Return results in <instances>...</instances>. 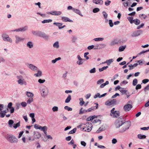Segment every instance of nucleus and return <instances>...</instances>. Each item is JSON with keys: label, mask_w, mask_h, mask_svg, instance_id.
<instances>
[{"label": "nucleus", "mask_w": 149, "mask_h": 149, "mask_svg": "<svg viewBox=\"0 0 149 149\" xmlns=\"http://www.w3.org/2000/svg\"><path fill=\"white\" fill-rule=\"evenodd\" d=\"M27 46L30 48L33 47V43L31 41H29L26 44Z\"/></svg>", "instance_id": "nucleus-20"}, {"label": "nucleus", "mask_w": 149, "mask_h": 149, "mask_svg": "<svg viewBox=\"0 0 149 149\" xmlns=\"http://www.w3.org/2000/svg\"><path fill=\"white\" fill-rule=\"evenodd\" d=\"M125 122L123 120L122 118L120 117L117 119L115 122V124L116 127L117 128H119L125 123Z\"/></svg>", "instance_id": "nucleus-3"}, {"label": "nucleus", "mask_w": 149, "mask_h": 149, "mask_svg": "<svg viewBox=\"0 0 149 149\" xmlns=\"http://www.w3.org/2000/svg\"><path fill=\"white\" fill-rule=\"evenodd\" d=\"M84 61H81V60H79L78 61H77V63L79 65H82L84 62Z\"/></svg>", "instance_id": "nucleus-55"}, {"label": "nucleus", "mask_w": 149, "mask_h": 149, "mask_svg": "<svg viewBox=\"0 0 149 149\" xmlns=\"http://www.w3.org/2000/svg\"><path fill=\"white\" fill-rule=\"evenodd\" d=\"M53 47H54L58 48L59 47V43L58 42H55L53 44Z\"/></svg>", "instance_id": "nucleus-40"}, {"label": "nucleus", "mask_w": 149, "mask_h": 149, "mask_svg": "<svg viewBox=\"0 0 149 149\" xmlns=\"http://www.w3.org/2000/svg\"><path fill=\"white\" fill-rule=\"evenodd\" d=\"M71 99V96L69 95L65 100V102L66 103H69Z\"/></svg>", "instance_id": "nucleus-28"}, {"label": "nucleus", "mask_w": 149, "mask_h": 149, "mask_svg": "<svg viewBox=\"0 0 149 149\" xmlns=\"http://www.w3.org/2000/svg\"><path fill=\"white\" fill-rule=\"evenodd\" d=\"M95 116L94 115L92 116H90L88 117L86 119V120L87 121H89L93 120L95 118Z\"/></svg>", "instance_id": "nucleus-30"}, {"label": "nucleus", "mask_w": 149, "mask_h": 149, "mask_svg": "<svg viewBox=\"0 0 149 149\" xmlns=\"http://www.w3.org/2000/svg\"><path fill=\"white\" fill-rule=\"evenodd\" d=\"M111 3V1H109V0H107L105 1V5L106 6H108Z\"/></svg>", "instance_id": "nucleus-48"}, {"label": "nucleus", "mask_w": 149, "mask_h": 149, "mask_svg": "<svg viewBox=\"0 0 149 149\" xmlns=\"http://www.w3.org/2000/svg\"><path fill=\"white\" fill-rule=\"evenodd\" d=\"M14 122L12 120H10L8 121V124L9 125V127H12L13 126V124Z\"/></svg>", "instance_id": "nucleus-25"}, {"label": "nucleus", "mask_w": 149, "mask_h": 149, "mask_svg": "<svg viewBox=\"0 0 149 149\" xmlns=\"http://www.w3.org/2000/svg\"><path fill=\"white\" fill-rule=\"evenodd\" d=\"M112 114L114 118H117L120 116V113L119 111H115Z\"/></svg>", "instance_id": "nucleus-17"}, {"label": "nucleus", "mask_w": 149, "mask_h": 149, "mask_svg": "<svg viewBox=\"0 0 149 149\" xmlns=\"http://www.w3.org/2000/svg\"><path fill=\"white\" fill-rule=\"evenodd\" d=\"M52 21V20L51 19L44 20L42 22V23L43 24H44L47 23H49L51 22Z\"/></svg>", "instance_id": "nucleus-36"}, {"label": "nucleus", "mask_w": 149, "mask_h": 149, "mask_svg": "<svg viewBox=\"0 0 149 149\" xmlns=\"http://www.w3.org/2000/svg\"><path fill=\"white\" fill-rule=\"evenodd\" d=\"M102 14L104 16V18L107 19V21L108 20L107 19V18L108 16V14L105 11H103L102 12Z\"/></svg>", "instance_id": "nucleus-41"}, {"label": "nucleus", "mask_w": 149, "mask_h": 149, "mask_svg": "<svg viewBox=\"0 0 149 149\" xmlns=\"http://www.w3.org/2000/svg\"><path fill=\"white\" fill-rule=\"evenodd\" d=\"M126 47V46L125 45L124 46H121L119 48V51L120 52L123 51Z\"/></svg>", "instance_id": "nucleus-29"}, {"label": "nucleus", "mask_w": 149, "mask_h": 149, "mask_svg": "<svg viewBox=\"0 0 149 149\" xmlns=\"http://www.w3.org/2000/svg\"><path fill=\"white\" fill-rule=\"evenodd\" d=\"M130 126V122L128 121L125 122L122 128L120 130L119 132L123 133L127 130Z\"/></svg>", "instance_id": "nucleus-5"}, {"label": "nucleus", "mask_w": 149, "mask_h": 149, "mask_svg": "<svg viewBox=\"0 0 149 149\" xmlns=\"http://www.w3.org/2000/svg\"><path fill=\"white\" fill-rule=\"evenodd\" d=\"M88 54V52H86L84 54V57L86 58V60H88L89 59V57L87 56Z\"/></svg>", "instance_id": "nucleus-58"}, {"label": "nucleus", "mask_w": 149, "mask_h": 149, "mask_svg": "<svg viewBox=\"0 0 149 149\" xmlns=\"http://www.w3.org/2000/svg\"><path fill=\"white\" fill-rule=\"evenodd\" d=\"M5 138L11 143H17L18 142V139L16 137L11 134H7L5 136Z\"/></svg>", "instance_id": "nucleus-1"}, {"label": "nucleus", "mask_w": 149, "mask_h": 149, "mask_svg": "<svg viewBox=\"0 0 149 149\" xmlns=\"http://www.w3.org/2000/svg\"><path fill=\"white\" fill-rule=\"evenodd\" d=\"M15 37L16 38L15 42V43L17 44L19 42L21 41H23L25 40L24 38L20 37L17 35L15 36Z\"/></svg>", "instance_id": "nucleus-13"}, {"label": "nucleus", "mask_w": 149, "mask_h": 149, "mask_svg": "<svg viewBox=\"0 0 149 149\" xmlns=\"http://www.w3.org/2000/svg\"><path fill=\"white\" fill-rule=\"evenodd\" d=\"M32 33L34 35L38 36V31H32Z\"/></svg>", "instance_id": "nucleus-56"}, {"label": "nucleus", "mask_w": 149, "mask_h": 149, "mask_svg": "<svg viewBox=\"0 0 149 149\" xmlns=\"http://www.w3.org/2000/svg\"><path fill=\"white\" fill-rule=\"evenodd\" d=\"M64 109L68 111H71L72 110V108L69 107L68 106H65L64 107Z\"/></svg>", "instance_id": "nucleus-49"}, {"label": "nucleus", "mask_w": 149, "mask_h": 149, "mask_svg": "<svg viewBox=\"0 0 149 149\" xmlns=\"http://www.w3.org/2000/svg\"><path fill=\"white\" fill-rule=\"evenodd\" d=\"M105 130L102 127H100L98 130L96 131V132L97 133H99Z\"/></svg>", "instance_id": "nucleus-39"}, {"label": "nucleus", "mask_w": 149, "mask_h": 149, "mask_svg": "<svg viewBox=\"0 0 149 149\" xmlns=\"http://www.w3.org/2000/svg\"><path fill=\"white\" fill-rule=\"evenodd\" d=\"M6 114L2 112L1 111H0V117L1 118H3L4 117Z\"/></svg>", "instance_id": "nucleus-53"}, {"label": "nucleus", "mask_w": 149, "mask_h": 149, "mask_svg": "<svg viewBox=\"0 0 149 149\" xmlns=\"http://www.w3.org/2000/svg\"><path fill=\"white\" fill-rule=\"evenodd\" d=\"M42 75V72L41 71L38 70V73L34 74V75L37 77H40Z\"/></svg>", "instance_id": "nucleus-26"}, {"label": "nucleus", "mask_w": 149, "mask_h": 149, "mask_svg": "<svg viewBox=\"0 0 149 149\" xmlns=\"http://www.w3.org/2000/svg\"><path fill=\"white\" fill-rule=\"evenodd\" d=\"M17 78L18 79L17 81L19 84L21 85H24L26 86L27 85V83L24 79H23L22 76V75L17 76Z\"/></svg>", "instance_id": "nucleus-6"}, {"label": "nucleus", "mask_w": 149, "mask_h": 149, "mask_svg": "<svg viewBox=\"0 0 149 149\" xmlns=\"http://www.w3.org/2000/svg\"><path fill=\"white\" fill-rule=\"evenodd\" d=\"M117 142V139H116L113 138L112 140V143L113 144H115Z\"/></svg>", "instance_id": "nucleus-63"}, {"label": "nucleus", "mask_w": 149, "mask_h": 149, "mask_svg": "<svg viewBox=\"0 0 149 149\" xmlns=\"http://www.w3.org/2000/svg\"><path fill=\"white\" fill-rule=\"evenodd\" d=\"M95 107H92L91 108H89L87 109V111L88 112L91 111L93 110L94 109H95Z\"/></svg>", "instance_id": "nucleus-62"}, {"label": "nucleus", "mask_w": 149, "mask_h": 149, "mask_svg": "<svg viewBox=\"0 0 149 149\" xmlns=\"http://www.w3.org/2000/svg\"><path fill=\"white\" fill-rule=\"evenodd\" d=\"M100 11V9L98 8H94L93 10V12L94 13H96Z\"/></svg>", "instance_id": "nucleus-54"}, {"label": "nucleus", "mask_w": 149, "mask_h": 149, "mask_svg": "<svg viewBox=\"0 0 149 149\" xmlns=\"http://www.w3.org/2000/svg\"><path fill=\"white\" fill-rule=\"evenodd\" d=\"M149 80L148 79H145L143 80L142 81V82L143 83L145 84L148 82Z\"/></svg>", "instance_id": "nucleus-61"}, {"label": "nucleus", "mask_w": 149, "mask_h": 149, "mask_svg": "<svg viewBox=\"0 0 149 149\" xmlns=\"http://www.w3.org/2000/svg\"><path fill=\"white\" fill-rule=\"evenodd\" d=\"M144 91L146 92L149 90V84L144 89Z\"/></svg>", "instance_id": "nucleus-60"}, {"label": "nucleus", "mask_w": 149, "mask_h": 149, "mask_svg": "<svg viewBox=\"0 0 149 149\" xmlns=\"http://www.w3.org/2000/svg\"><path fill=\"white\" fill-rule=\"evenodd\" d=\"M129 2L128 1L126 2H124L123 4L125 7H127L128 6Z\"/></svg>", "instance_id": "nucleus-64"}, {"label": "nucleus", "mask_w": 149, "mask_h": 149, "mask_svg": "<svg viewBox=\"0 0 149 149\" xmlns=\"http://www.w3.org/2000/svg\"><path fill=\"white\" fill-rule=\"evenodd\" d=\"M127 19H128V20L130 22L131 24H132L133 23V21H134V20L133 19V17H127Z\"/></svg>", "instance_id": "nucleus-38"}, {"label": "nucleus", "mask_w": 149, "mask_h": 149, "mask_svg": "<svg viewBox=\"0 0 149 149\" xmlns=\"http://www.w3.org/2000/svg\"><path fill=\"white\" fill-rule=\"evenodd\" d=\"M73 11L75 13L79 15L80 16L83 17V15L81 14V11L77 9L73 8Z\"/></svg>", "instance_id": "nucleus-18"}, {"label": "nucleus", "mask_w": 149, "mask_h": 149, "mask_svg": "<svg viewBox=\"0 0 149 149\" xmlns=\"http://www.w3.org/2000/svg\"><path fill=\"white\" fill-rule=\"evenodd\" d=\"M142 33V31L141 30H136L133 32L131 36L133 37H135L139 36Z\"/></svg>", "instance_id": "nucleus-7"}, {"label": "nucleus", "mask_w": 149, "mask_h": 149, "mask_svg": "<svg viewBox=\"0 0 149 149\" xmlns=\"http://www.w3.org/2000/svg\"><path fill=\"white\" fill-rule=\"evenodd\" d=\"M47 13L49 15H61L62 12L61 11H52L51 12H47Z\"/></svg>", "instance_id": "nucleus-11"}, {"label": "nucleus", "mask_w": 149, "mask_h": 149, "mask_svg": "<svg viewBox=\"0 0 149 149\" xmlns=\"http://www.w3.org/2000/svg\"><path fill=\"white\" fill-rule=\"evenodd\" d=\"M21 105L23 107H25L26 106L27 104L26 103L24 102H22L21 104Z\"/></svg>", "instance_id": "nucleus-59"}, {"label": "nucleus", "mask_w": 149, "mask_h": 149, "mask_svg": "<svg viewBox=\"0 0 149 149\" xmlns=\"http://www.w3.org/2000/svg\"><path fill=\"white\" fill-rule=\"evenodd\" d=\"M38 36L42 37L45 40H48V36L44 33L41 31H38Z\"/></svg>", "instance_id": "nucleus-9"}, {"label": "nucleus", "mask_w": 149, "mask_h": 149, "mask_svg": "<svg viewBox=\"0 0 149 149\" xmlns=\"http://www.w3.org/2000/svg\"><path fill=\"white\" fill-rule=\"evenodd\" d=\"M87 110H83V108H81L79 111V114H82L84 113H85L86 112H88L87 111Z\"/></svg>", "instance_id": "nucleus-23"}, {"label": "nucleus", "mask_w": 149, "mask_h": 149, "mask_svg": "<svg viewBox=\"0 0 149 149\" xmlns=\"http://www.w3.org/2000/svg\"><path fill=\"white\" fill-rule=\"evenodd\" d=\"M26 95L28 97L31 98L33 96V94L29 92H27L26 93Z\"/></svg>", "instance_id": "nucleus-33"}, {"label": "nucleus", "mask_w": 149, "mask_h": 149, "mask_svg": "<svg viewBox=\"0 0 149 149\" xmlns=\"http://www.w3.org/2000/svg\"><path fill=\"white\" fill-rule=\"evenodd\" d=\"M138 138L139 139H146V136L145 135H142L141 134H138L137 135Z\"/></svg>", "instance_id": "nucleus-24"}, {"label": "nucleus", "mask_w": 149, "mask_h": 149, "mask_svg": "<svg viewBox=\"0 0 149 149\" xmlns=\"http://www.w3.org/2000/svg\"><path fill=\"white\" fill-rule=\"evenodd\" d=\"M109 26L110 27H113V22H112V21L111 19H109Z\"/></svg>", "instance_id": "nucleus-44"}, {"label": "nucleus", "mask_w": 149, "mask_h": 149, "mask_svg": "<svg viewBox=\"0 0 149 149\" xmlns=\"http://www.w3.org/2000/svg\"><path fill=\"white\" fill-rule=\"evenodd\" d=\"M40 128L39 130L43 131H44L45 130H47V127L46 126L43 127L40 126Z\"/></svg>", "instance_id": "nucleus-34"}, {"label": "nucleus", "mask_w": 149, "mask_h": 149, "mask_svg": "<svg viewBox=\"0 0 149 149\" xmlns=\"http://www.w3.org/2000/svg\"><path fill=\"white\" fill-rule=\"evenodd\" d=\"M116 103V99H113L111 100H108L105 102V104L107 106H110L115 104Z\"/></svg>", "instance_id": "nucleus-10"}, {"label": "nucleus", "mask_w": 149, "mask_h": 149, "mask_svg": "<svg viewBox=\"0 0 149 149\" xmlns=\"http://www.w3.org/2000/svg\"><path fill=\"white\" fill-rule=\"evenodd\" d=\"M108 67V66H104L102 68H99V70L100 72H102L104 70L107 69Z\"/></svg>", "instance_id": "nucleus-42"}, {"label": "nucleus", "mask_w": 149, "mask_h": 149, "mask_svg": "<svg viewBox=\"0 0 149 149\" xmlns=\"http://www.w3.org/2000/svg\"><path fill=\"white\" fill-rule=\"evenodd\" d=\"M134 21H133V23H134L136 25H139L140 23V21L138 19H134Z\"/></svg>", "instance_id": "nucleus-21"}, {"label": "nucleus", "mask_w": 149, "mask_h": 149, "mask_svg": "<svg viewBox=\"0 0 149 149\" xmlns=\"http://www.w3.org/2000/svg\"><path fill=\"white\" fill-rule=\"evenodd\" d=\"M113 61V59H110L109 60H107L106 61L104 62H103L102 63H106L108 65H109Z\"/></svg>", "instance_id": "nucleus-19"}, {"label": "nucleus", "mask_w": 149, "mask_h": 149, "mask_svg": "<svg viewBox=\"0 0 149 149\" xmlns=\"http://www.w3.org/2000/svg\"><path fill=\"white\" fill-rule=\"evenodd\" d=\"M2 37L3 40L5 41H8L11 42L12 40L8 36L7 34H3L2 35Z\"/></svg>", "instance_id": "nucleus-8"}, {"label": "nucleus", "mask_w": 149, "mask_h": 149, "mask_svg": "<svg viewBox=\"0 0 149 149\" xmlns=\"http://www.w3.org/2000/svg\"><path fill=\"white\" fill-rule=\"evenodd\" d=\"M33 101V98H29L27 101V103L28 104H30Z\"/></svg>", "instance_id": "nucleus-46"}, {"label": "nucleus", "mask_w": 149, "mask_h": 149, "mask_svg": "<svg viewBox=\"0 0 149 149\" xmlns=\"http://www.w3.org/2000/svg\"><path fill=\"white\" fill-rule=\"evenodd\" d=\"M77 129L76 128H74L72 130L70 131L69 132V134H73L75 133Z\"/></svg>", "instance_id": "nucleus-43"}, {"label": "nucleus", "mask_w": 149, "mask_h": 149, "mask_svg": "<svg viewBox=\"0 0 149 149\" xmlns=\"http://www.w3.org/2000/svg\"><path fill=\"white\" fill-rule=\"evenodd\" d=\"M20 31L21 32H24L26 30H27L28 29V26H25L24 27H22L20 28Z\"/></svg>", "instance_id": "nucleus-32"}, {"label": "nucleus", "mask_w": 149, "mask_h": 149, "mask_svg": "<svg viewBox=\"0 0 149 149\" xmlns=\"http://www.w3.org/2000/svg\"><path fill=\"white\" fill-rule=\"evenodd\" d=\"M132 107V105L127 104L124 106V109L125 111H127L130 110Z\"/></svg>", "instance_id": "nucleus-14"}, {"label": "nucleus", "mask_w": 149, "mask_h": 149, "mask_svg": "<svg viewBox=\"0 0 149 149\" xmlns=\"http://www.w3.org/2000/svg\"><path fill=\"white\" fill-rule=\"evenodd\" d=\"M120 91L121 92L122 95L125 94L127 95V91L124 89V88H122L120 90Z\"/></svg>", "instance_id": "nucleus-22"}, {"label": "nucleus", "mask_w": 149, "mask_h": 149, "mask_svg": "<svg viewBox=\"0 0 149 149\" xmlns=\"http://www.w3.org/2000/svg\"><path fill=\"white\" fill-rule=\"evenodd\" d=\"M96 72L95 68H93L89 71V72L91 73H94Z\"/></svg>", "instance_id": "nucleus-57"}, {"label": "nucleus", "mask_w": 149, "mask_h": 149, "mask_svg": "<svg viewBox=\"0 0 149 149\" xmlns=\"http://www.w3.org/2000/svg\"><path fill=\"white\" fill-rule=\"evenodd\" d=\"M137 83V80L136 79H134L133 81L132 84L134 86H136Z\"/></svg>", "instance_id": "nucleus-47"}, {"label": "nucleus", "mask_w": 149, "mask_h": 149, "mask_svg": "<svg viewBox=\"0 0 149 149\" xmlns=\"http://www.w3.org/2000/svg\"><path fill=\"white\" fill-rule=\"evenodd\" d=\"M96 4H99L102 5L103 3V1L102 0H97Z\"/></svg>", "instance_id": "nucleus-45"}, {"label": "nucleus", "mask_w": 149, "mask_h": 149, "mask_svg": "<svg viewBox=\"0 0 149 149\" xmlns=\"http://www.w3.org/2000/svg\"><path fill=\"white\" fill-rule=\"evenodd\" d=\"M82 126L83 127V130L84 131L89 132L91 130V127L92 125L91 123H86V126L85 125L83 126V125H79L78 127L81 128Z\"/></svg>", "instance_id": "nucleus-2"}, {"label": "nucleus", "mask_w": 149, "mask_h": 149, "mask_svg": "<svg viewBox=\"0 0 149 149\" xmlns=\"http://www.w3.org/2000/svg\"><path fill=\"white\" fill-rule=\"evenodd\" d=\"M139 16L141 19H145L147 17V16L143 14H140Z\"/></svg>", "instance_id": "nucleus-27"}, {"label": "nucleus", "mask_w": 149, "mask_h": 149, "mask_svg": "<svg viewBox=\"0 0 149 149\" xmlns=\"http://www.w3.org/2000/svg\"><path fill=\"white\" fill-rule=\"evenodd\" d=\"M104 39L103 38H96L94 39L93 40H94L95 41H102L104 40Z\"/></svg>", "instance_id": "nucleus-35"}, {"label": "nucleus", "mask_w": 149, "mask_h": 149, "mask_svg": "<svg viewBox=\"0 0 149 149\" xmlns=\"http://www.w3.org/2000/svg\"><path fill=\"white\" fill-rule=\"evenodd\" d=\"M52 110L54 112L57 111L58 110V108L57 107L54 106L52 108Z\"/></svg>", "instance_id": "nucleus-52"}, {"label": "nucleus", "mask_w": 149, "mask_h": 149, "mask_svg": "<svg viewBox=\"0 0 149 149\" xmlns=\"http://www.w3.org/2000/svg\"><path fill=\"white\" fill-rule=\"evenodd\" d=\"M20 126V122L19 121L16 124H14L13 125V127L14 128L16 129L17 127H19Z\"/></svg>", "instance_id": "nucleus-31"}, {"label": "nucleus", "mask_w": 149, "mask_h": 149, "mask_svg": "<svg viewBox=\"0 0 149 149\" xmlns=\"http://www.w3.org/2000/svg\"><path fill=\"white\" fill-rule=\"evenodd\" d=\"M101 95H100V94L99 93H98L96 94L94 96V98L95 99H96L97 97H99V98H100L101 97H100Z\"/></svg>", "instance_id": "nucleus-51"}, {"label": "nucleus", "mask_w": 149, "mask_h": 149, "mask_svg": "<svg viewBox=\"0 0 149 149\" xmlns=\"http://www.w3.org/2000/svg\"><path fill=\"white\" fill-rule=\"evenodd\" d=\"M26 65L29 68L33 71H36L38 69L37 67L32 64L27 63Z\"/></svg>", "instance_id": "nucleus-12"}, {"label": "nucleus", "mask_w": 149, "mask_h": 149, "mask_svg": "<svg viewBox=\"0 0 149 149\" xmlns=\"http://www.w3.org/2000/svg\"><path fill=\"white\" fill-rule=\"evenodd\" d=\"M53 24L58 27V28L59 29H61L63 28H64L65 26V25H64L61 27V26H62L63 24L61 23H58V22H54L53 23Z\"/></svg>", "instance_id": "nucleus-15"}, {"label": "nucleus", "mask_w": 149, "mask_h": 149, "mask_svg": "<svg viewBox=\"0 0 149 149\" xmlns=\"http://www.w3.org/2000/svg\"><path fill=\"white\" fill-rule=\"evenodd\" d=\"M109 83V82L108 81H106L105 83H103L100 86V87L101 88H103L104 86H105L106 85H108Z\"/></svg>", "instance_id": "nucleus-37"}, {"label": "nucleus", "mask_w": 149, "mask_h": 149, "mask_svg": "<svg viewBox=\"0 0 149 149\" xmlns=\"http://www.w3.org/2000/svg\"><path fill=\"white\" fill-rule=\"evenodd\" d=\"M61 19L64 22H73V21L70 19L68 18L65 17H61Z\"/></svg>", "instance_id": "nucleus-16"}, {"label": "nucleus", "mask_w": 149, "mask_h": 149, "mask_svg": "<svg viewBox=\"0 0 149 149\" xmlns=\"http://www.w3.org/2000/svg\"><path fill=\"white\" fill-rule=\"evenodd\" d=\"M104 81V80L103 79H100L98 80L97 82V84H100Z\"/></svg>", "instance_id": "nucleus-50"}, {"label": "nucleus", "mask_w": 149, "mask_h": 149, "mask_svg": "<svg viewBox=\"0 0 149 149\" xmlns=\"http://www.w3.org/2000/svg\"><path fill=\"white\" fill-rule=\"evenodd\" d=\"M40 91L41 95L43 97H45L48 94V88L46 86H43L40 89Z\"/></svg>", "instance_id": "nucleus-4"}]
</instances>
